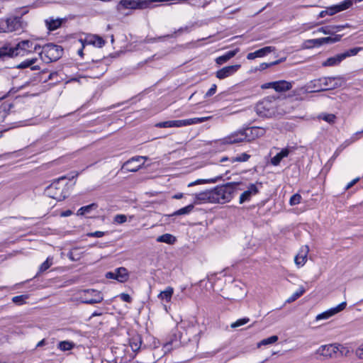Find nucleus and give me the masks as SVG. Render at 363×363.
Listing matches in <instances>:
<instances>
[{
  "label": "nucleus",
  "mask_w": 363,
  "mask_h": 363,
  "mask_svg": "<svg viewBox=\"0 0 363 363\" xmlns=\"http://www.w3.org/2000/svg\"><path fill=\"white\" fill-rule=\"evenodd\" d=\"M71 176L67 177L63 176L59 179L55 180L50 185H49L45 190V194L58 201H63L67 196V184H64L63 181L65 179L71 180L75 177H77L79 173L72 172Z\"/></svg>",
  "instance_id": "f257e3e1"
},
{
  "label": "nucleus",
  "mask_w": 363,
  "mask_h": 363,
  "mask_svg": "<svg viewBox=\"0 0 363 363\" xmlns=\"http://www.w3.org/2000/svg\"><path fill=\"white\" fill-rule=\"evenodd\" d=\"M40 46L29 40H25L19 42L14 47H2L0 48V56L14 57L18 55H24L25 52L37 51Z\"/></svg>",
  "instance_id": "f03ea898"
},
{
  "label": "nucleus",
  "mask_w": 363,
  "mask_h": 363,
  "mask_svg": "<svg viewBox=\"0 0 363 363\" xmlns=\"http://www.w3.org/2000/svg\"><path fill=\"white\" fill-rule=\"evenodd\" d=\"M238 186V183L230 182L211 189V203H225L229 202Z\"/></svg>",
  "instance_id": "7ed1b4c3"
},
{
  "label": "nucleus",
  "mask_w": 363,
  "mask_h": 363,
  "mask_svg": "<svg viewBox=\"0 0 363 363\" xmlns=\"http://www.w3.org/2000/svg\"><path fill=\"white\" fill-rule=\"evenodd\" d=\"M345 83V79L340 76L319 78L311 82V87L313 89L311 91L335 89L342 86Z\"/></svg>",
  "instance_id": "20e7f679"
},
{
  "label": "nucleus",
  "mask_w": 363,
  "mask_h": 363,
  "mask_svg": "<svg viewBox=\"0 0 363 363\" xmlns=\"http://www.w3.org/2000/svg\"><path fill=\"white\" fill-rule=\"evenodd\" d=\"M62 55V47L52 43L45 45L40 52V58L45 63L57 61Z\"/></svg>",
  "instance_id": "39448f33"
},
{
  "label": "nucleus",
  "mask_w": 363,
  "mask_h": 363,
  "mask_svg": "<svg viewBox=\"0 0 363 363\" xmlns=\"http://www.w3.org/2000/svg\"><path fill=\"white\" fill-rule=\"evenodd\" d=\"M157 2H159V0H121L117 5V10L152 9L154 7L153 4Z\"/></svg>",
  "instance_id": "423d86ee"
},
{
  "label": "nucleus",
  "mask_w": 363,
  "mask_h": 363,
  "mask_svg": "<svg viewBox=\"0 0 363 363\" xmlns=\"http://www.w3.org/2000/svg\"><path fill=\"white\" fill-rule=\"evenodd\" d=\"M22 28L21 18L11 16L0 21V30L1 32H13Z\"/></svg>",
  "instance_id": "0eeeda50"
},
{
  "label": "nucleus",
  "mask_w": 363,
  "mask_h": 363,
  "mask_svg": "<svg viewBox=\"0 0 363 363\" xmlns=\"http://www.w3.org/2000/svg\"><path fill=\"white\" fill-rule=\"evenodd\" d=\"M254 130L257 131L258 128H247L245 130H241L237 132H235L230 135L224 138L223 139V144H234L238 143L245 141L247 140L248 137V132L250 131L251 133H253Z\"/></svg>",
  "instance_id": "6e6552de"
},
{
  "label": "nucleus",
  "mask_w": 363,
  "mask_h": 363,
  "mask_svg": "<svg viewBox=\"0 0 363 363\" xmlns=\"http://www.w3.org/2000/svg\"><path fill=\"white\" fill-rule=\"evenodd\" d=\"M82 303L86 304H94L101 303L104 298L101 293L97 290L89 289L82 291L80 296Z\"/></svg>",
  "instance_id": "1a4fd4ad"
},
{
  "label": "nucleus",
  "mask_w": 363,
  "mask_h": 363,
  "mask_svg": "<svg viewBox=\"0 0 363 363\" xmlns=\"http://www.w3.org/2000/svg\"><path fill=\"white\" fill-rule=\"evenodd\" d=\"M262 187V183L250 184L247 189L245 190L240 196L239 202L240 204L250 201L253 196L257 195L259 189Z\"/></svg>",
  "instance_id": "9d476101"
},
{
  "label": "nucleus",
  "mask_w": 363,
  "mask_h": 363,
  "mask_svg": "<svg viewBox=\"0 0 363 363\" xmlns=\"http://www.w3.org/2000/svg\"><path fill=\"white\" fill-rule=\"evenodd\" d=\"M142 160H146L147 157L143 156L133 157L123 164L121 169L125 172H137L144 164V162L138 164Z\"/></svg>",
  "instance_id": "9b49d317"
},
{
  "label": "nucleus",
  "mask_w": 363,
  "mask_h": 363,
  "mask_svg": "<svg viewBox=\"0 0 363 363\" xmlns=\"http://www.w3.org/2000/svg\"><path fill=\"white\" fill-rule=\"evenodd\" d=\"M80 42L82 43L83 48H84L86 45H92L97 48H102L106 43V41L103 38L94 34L86 35L84 39H80Z\"/></svg>",
  "instance_id": "f8f14e48"
},
{
  "label": "nucleus",
  "mask_w": 363,
  "mask_h": 363,
  "mask_svg": "<svg viewBox=\"0 0 363 363\" xmlns=\"http://www.w3.org/2000/svg\"><path fill=\"white\" fill-rule=\"evenodd\" d=\"M346 306H347V303L345 301L342 302L341 303L337 305L336 307L332 308L322 313L318 314L316 316L315 320H323V319H328V318L332 317L333 315H335L336 313L343 311L345 308Z\"/></svg>",
  "instance_id": "ddd939ff"
},
{
  "label": "nucleus",
  "mask_w": 363,
  "mask_h": 363,
  "mask_svg": "<svg viewBox=\"0 0 363 363\" xmlns=\"http://www.w3.org/2000/svg\"><path fill=\"white\" fill-rule=\"evenodd\" d=\"M257 113L262 117H268L272 115L271 101L269 100H263L259 102L255 107Z\"/></svg>",
  "instance_id": "4468645a"
},
{
  "label": "nucleus",
  "mask_w": 363,
  "mask_h": 363,
  "mask_svg": "<svg viewBox=\"0 0 363 363\" xmlns=\"http://www.w3.org/2000/svg\"><path fill=\"white\" fill-rule=\"evenodd\" d=\"M342 38L341 35H335L334 37H325L308 40L313 46L320 47L323 44H333L339 42Z\"/></svg>",
  "instance_id": "2eb2a0df"
},
{
  "label": "nucleus",
  "mask_w": 363,
  "mask_h": 363,
  "mask_svg": "<svg viewBox=\"0 0 363 363\" xmlns=\"http://www.w3.org/2000/svg\"><path fill=\"white\" fill-rule=\"evenodd\" d=\"M240 67V65H235L223 67L216 72V77L219 79H223L235 73Z\"/></svg>",
  "instance_id": "dca6fc26"
},
{
  "label": "nucleus",
  "mask_w": 363,
  "mask_h": 363,
  "mask_svg": "<svg viewBox=\"0 0 363 363\" xmlns=\"http://www.w3.org/2000/svg\"><path fill=\"white\" fill-rule=\"evenodd\" d=\"M338 350V347L335 345H326L320 346L316 351V354L324 357H332Z\"/></svg>",
  "instance_id": "f3484780"
},
{
  "label": "nucleus",
  "mask_w": 363,
  "mask_h": 363,
  "mask_svg": "<svg viewBox=\"0 0 363 363\" xmlns=\"http://www.w3.org/2000/svg\"><path fill=\"white\" fill-rule=\"evenodd\" d=\"M351 7V1L345 0L339 4L334 5L326 9L328 15L333 16L338 12L345 11Z\"/></svg>",
  "instance_id": "a211bd4d"
},
{
  "label": "nucleus",
  "mask_w": 363,
  "mask_h": 363,
  "mask_svg": "<svg viewBox=\"0 0 363 363\" xmlns=\"http://www.w3.org/2000/svg\"><path fill=\"white\" fill-rule=\"evenodd\" d=\"M65 21V18H54L53 17H50L45 19V23L47 28L49 30L52 31L59 28Z\"/></svg>",
  "instance_id": "6ab92c4d"
},
{
  "label": "nucleus",
  "mask_w": 363,
  "mask_h": 363,
  "mask_svg": "<svg viewBox=\"0 0 363 363\" xmlns=\"http://www.w3.org/2000/svg\"><path fill=\"white\" fill-rule=\"evenodd\" d=\"M158 128H172V127H183L186 126L185 119L184 120H176V121H167L157 123L156 125Z\"/></svg>",
  "instance_id": "aec40b11"
},
{
  "label": "nucleus",
  "mask_w": 363,
  "mask_h": 363,
  "mask_svg": "<svg viewBox=\"0 0 363 363\" xmlns=\"http://www.w3.org/2000/svg\"><path fill=\"white\" fill-rule=\"evenodd\" d=\"M211 191L208 190L199 194H196L195 196V203H211Z\"/></svg>",
  "instance_id": "412c9836"
},
{
  "label": "nucleus",
  "mask_w": 363,
  "mask_h": 363,
  "mask_svg": "<svg viewBox=\"0 0 363 363\" xmlns=\"http://www.w3.org/2000/svg\"><path fill=\"white\" fill-rule=\"evenodd\" d=\"M292 88V84L291 82L285 81V80H280V81H276L275 85H274V90L277 92H283L290 90Z\"/></svg>",
  "instance_id": "4be33fe9"
},
{
  "label": "nucleus",
  "mask_w": 363,
  "mask_h": 363,
  "mask_svg": "<svg viewBox=\"0 0 363 363\" xmlns=\"http://www.w3.org/2000/svg\"><path fill=\"white\" fill-rule=\"evenodd\" d=\"M342 60H344L343 57H342L341 53L338 54L335 56L329 57L325 61H324L322 63V65L323 67H331V66H335L339 65Z\"/></svg>",
  "instance_id": "5701e85b"
},
{
  "label": "nucleus",
  "mask_w": 363,
  "mask_h": 363,
  "mask_svg": "<svg viewBox=\"0 0 363 363\" xmlns=\"http://www.w3.org/2000/svg\"><path fill=\"white\" fill-rule=\"evenodd\" d=\"M238 52V49H235L234 50H230V51L227 52L225 54H224L223 55H221V56H219L218 57H217L216 59V62L220 65H223L225 62H226L227 61H228L230 59L233 57L237 54Z\"/></svg>",
  "instance_id": "b1692460"
},
{
  "label": "nucleus",
  "mask_w": 363,
  "mask_h": 363,
  "mask_svg": "<svg viewBox=\"0 0 363 363\" xmlns=\"http://www.w3.org/2000/svg\"><path fill=\"white\" fill-rule=\"evenodd\" d=\"M142 340L139 335L133 336L130 339V346L134 352L141 350Z\"/></svg>",
  "instance_id": "393cba45"
},
{
  "label": "nucleus",
  "mask_w": 363,
  "mask_h": 363,
  "mask_svg": "<svg viewBox=\"0 0 363 363\" xmlns=\"http://www.w3.org/2000/svg\"><path fill=\"white\" fill-rule=\"evenodd\" d=\"M140 352L144 353L146 357V359L141 360L140 363H155L156 362L157 358L152 350H145V347H143Z\"/></svg>",
  "instance_id": "a878e982"
},
{
  "label": "nucleus",
  "mask_w": 363,
  "mask_h": 363,
  "mask_svg": "<svg viewBox=\"0 0 363 363\" xmlns=\"http://www.w3.org/2000/svg\"><path fill=\"white\" fill-rule=\"evenodd\" d=\"M116 280L120 282H125L128 279V270L125 267H119L116 269Z\"/></svg>",
  "instance_id": "bb28decb"
},
{
  "label": "nucleus",
  "mask_w": 363,
  "mask_h": 363,
  "mask_svg": "<svg viewBox=\"0 0 363 363\" xmlns=\"http://www.w3.org/2000/svg\"><path fill=\"white\" fill-rule=\"evenodd\" d=\"M173 292V288L171 286H168L166 288L164 291H162L159 294V298H160L162 300H165L167 302H169L171 300Z\"/></svg>",
  "instance_id": "cd10ccee"
},
{
  "label": "nucleus",
  "mask_w": 363,
  "mask_h": 363,
  "mask_svg": "<svg viewBox=\"0 0 363 363\" xmlns=\"http://www.w3.org/2000/svg\"><path fill=\"white\" fill-rule=\"evenodd\" d=\"M157 241L159 242H165L167 244H173L176 241V238L171 234L166 233L159 236L157 238Z\"/></svg>",
  "instance_id": "c85d7f7f"
},
{
  "label": "nucleus",
  "mask_w": 363,
  "mask_h": 363,
  "mask_svg": "<svg viewBox=\"0 0 363 363\" xmlns=\"http://www.w3.org/2000/svg\"><path fill=\"white\" fill-rule=\"evenodd\" d=\"M212 116L199 117L185 119L186 126L191 125L193 124L201 123L210 120Z\"/></svg>",
  "instance_id": "c756f323"
},
{
  "label": "nucleus",
  "mask_w": 363,
  "mask_h": 363,
  "mask_svg": "<svg viewBox=\"0 0 363 363\" xmlns=\"http://www.w3.org/2000/svg\"><path fill=\"white\" fill-rule=\"evenodd\" d=\"M308 252V248L306 247V251L303 254H298L295 257V263L298 266H303L306 262L307 253Z\"/></svg>",
  "instance_id": "7c9ffc66"
},
{
  "label": "nucleus",
  "mask_w": 363,
  "mask_h": 363,
  "mask_svg": "<svg viewBox=\"0 0 363 363\" xmlns=\"http://www.w3.org/2000/svg\"><path fill=\"white\" fill-rule=\"evenodd\" d=\"M194 208V204H189L184 208L179 209L178 211H176L175 212H174L172 214V216H181V215L189 214L190 212L192 211Z\"/></svg>",
  "instance_id": "2f4dec72"
},
{
  "label": "nucleus",
  "mask_w": 363,
  "mask_h": 363,
  "mask_svg": "<svg viewBox=\"0 0 363 363\" xmlns=\"http://www.w3.org/2000/svg\"><path fill=\"white\" fill-rule=\"evenodd\" d=\"M275 50V48L272 46H267L259 50H256L257 57H262Z\"/></svg>",
  "instance_id": "473e14b6"
},
{
  "label": "nucleus",
  "mask_w": 363,
  "mask_h": 363,
  "mask_svg": "<svg viewBox=\"0 0 363 363\" xmlns=\"http://www.w3.org/2000/svg\"><path fill=\"white\" fill-rule=\"evenodd\" d=\"M362 50H363V48H360V47L353 48H351V49L341 53V55H342V57H343V59L345 60V58H347L348 57L354 56V55H357L358 52Z\"/></svg>",
  "instance_id": "72a5a7b5"
},
{
  "label": "nucleus",
  "mask_w": 363,
  "mask_h": 363,
  "mask_svg": "<svg viewBox=\"0 0 363 363\" xmlns=\"http://www.w3.org/2000/svg\"><path fill=\"white\" fill-rule=\"evenodd\" d=\"M74 345L72 342L61 341L58 344V348L62 351H68L74 347Z\"/></svg>",
  "instance_id": "f704fd0d"
},
{
  "label": "nucleus",
  "mask_w": 363,
  "mask_h": 363,
  "mask_svg": "<svg viewBox=\"0 0 363 363\" xmlns=\"http://www.w3.org/2000/svg\"><path fill=\"white\" fill-rule=\"evenodd\" d=\"M97 205L96 203H91L88 206L81 207L78 211L77 215H84L87 213H89L92 209L96 208Z\"/></svg>",
  "instance_id": "c9c22d12"
},
{
  "label": "nucleus",
  "mask_w": 363,
  "mask_h": 363,
  "mask_svg": "<svg viewBox=\"0 0 363 363\" xmlns=\"http://www.w3.org/2000/svg\"><path fill=\"white\" fill-rule=\"evenodd\" d=\"M278 339H279L278 336L272 335L268 338H265V339H263L262 340H261L258 343L257 347H259L262 345H267L273 344V343L276 342L278 340Z\"/></svg>",
  "instance_id": "e433bc0d"
},
{
  "label": "nucleus",
  "mask_w": 363,
  "mask_h": 363,
  "mask_svg": "<svg viewBox=\"0 0 363 363\" xmlns=\"http://www.w3.org/2000/svg\"><path fill=\"white\" fill-rule=\"evenodd\" d=\"M305 292V289L303 288V287H300L298 291H296V292H294L288 299H287V302L288 303H291L294 301H296L297 298H298L299 297H301L303 293Z\"/></svg>",
  "instance_id": "4c0bfd02"
},
{
  "label": "nucleus",
  "mask_w": 363,
  "mask_h": 363,
  "mask_svg": "<svg viewBox=\"0 0 363 363\" xmlns=\"http://www.w3.org/2000/svg\"><path fill=\"white\" fill-rule=\"evenodd\" d=\"M333 28L332 26H324L318 28L316 31H314L313 33H323L325 35H333L335 33V30H333Z\"/></svg>",
  "instance_id": "58836bf2"
},
{
  "label": "nucleus",
  "mask_w": 363,
  "mask_h": 363,
  "mask_svg": "<svg viewBox=\"0 0 363 363\" xmlns=\"http://www.w3.org/2000/svg\"><path fill=\"white\" fill-rule=\"evenodd\" d=\"M172 36H173V35H163V36H159L157 38L146 37L145 38V40H143V42L145 43H154L159 40H162L164 38H172Z\"/></svg>",
  "instance_id": "ea45409f"
},
{
  "label": "nucleus",
  "mask_w": 363,
  "mask_h": 363,
  "mask_svg": "<svg viewBox=\"0 0 363 363\" xmlns=\"http://www.w3.org/2000/svg\"><path fill=\"white\" fill-rule=\"evenodd\" d=\"M250 157V155L244 152V153H242L241 155H238L236 157H233L231 158V162H246L247 161Z\"/></svg>",
  "instance_id": "a19ab883"
},
{
  "label": "nucleus",
  "mask_w": 363,
  "mask_h": 363,
  "mask_svg": "<svg viewBox=\"0 0 363 363\" xmlns=\"http://www.w3.org/2000/svg\"><path fill=\"white\" fill-rule=\"evenodd\" d=\"M320 118H322L325 121L328 122L330 124H333L335 122L336 116L332 113L323 114L319 116Z\"/></svg>",
  "instance_id": "79ce46f5"
},
{
  "label": "nucleus",
  "mask_w": 363,
  "mask_h": 363,
  "mask_svg": "<svg viewBox=\"0 0 363 363\" xmlns=\"http://www.w3.org/2000/svg\"><path fill=\"white\" fill-rule=\"evenodd\" d=\"M221 178V177H218L215 179H198L194 182H191L189 184V186H191L196 184H206V183H215L216 182L218 179Z\"/></svg>",
  "instance_id": "37998d69"
},
{
  "label": "nucleus",
  "mask_w": 363,
  "mask_h": 363,
  "mask_svg": "<svg viewBox=\"0 0 363 363\" xmlns=\"http://www.w3.org/2000/svg\"><path fill=\"white\" fill-rule=\"evenodd\" d=\"M52 264V258L48 257L47 259L41 264L39 268L40 272H43L48 269Z\"/></svg>",
  "instance_id": "c03bdc74"
},
{
  "label": "nucleus",
  "mask_w": 363,
  "mask_h": 363,
  "mask_svg": "<svg viewBox=\"0 0 363 363\" xmlns=\"http://www.w3.org/2000/svg\"><path fill=\"white\" fill-rule=\"evenodd\" d=\"M36 60H37L36 58H33L30 60H25V61L22 62L21 63H20L19 65H18L16 66V67L18 69L27 68V67H30L33 65H34V63L36 62Z\"/></svg>",
  "instance_id": "a18cd8bd"
},
{
  "label": "nucleus",
  "mask_w": 363,
  "mask_h": 363,
  "mask_svg": "<svg viewBox=\"0 0 363 363\" xmlns=\"http://www.w3.org/2000/svg\"><path fill=\"white\" fill-rule=\"evenodd\" d=\"M68 257L72 261H77L81 258V255L78 253L77 248H73L69 251Z\"/></svg>",
  "instance_id": "49530a36"
},
{
  "label": "nucleus",
  "mask_w": 363,
  "mask_h": 363,
  "mask_svg": "<svg viewBox=\"0 0 363 363\" xmlns=\"http://www.w3.org/2000/svg\"><path fill=\"white\" fill-rule=\"evenodd\" d=\"M249 321H250L249 318H240V319H238V320H236L235 322L231 323L230 327L232 328H235L242 326V325L247 323Z\"/></svg>",
  "instance_id": "de8ad7c7"
},
{
  "label": "nucleus",
  "mask_w": 363,
  "mask_h": 363,
  "mask_svg": "<svg viewBox=\"0 0 363 363\" xmlns=\"http://www.w3.org/2000/svg\"><path fill=\"white\" fill-rule=\"evenodd\" d=\"M28 298V296L26 295H20L16 296L12 298V301L16 304L21 305L26 302V300Z\"/></svg>",
  "instance_id": "09e8293b"
},
{
  "label": "nucleus",
  "mask_w": 363,
  "mask_h": 363,
  "mask_svg": "<svg viewBox=\"0 0 363 363\" xmlns=\"http://www.w3.org/2000/svg\"><path fill=\"white\" fill-rule=\"evenodd\" d=\"M279 62H280V60H276V61L270 62V63H267V62L261 63L259 65V67L257 68V69L259 70V71H262L268 67H270L273 65H276L279 64Z\"/></svg>",
  "instance_id": "8fccbe9b"
},
{
  "label": "nucleus",
  "mask_w": 363,
  "mask_h": 363,
  "mask_svg": "<svg viewBox=\"0 0 363 363\" xmlns=\"http://www.w3.org/2000/svg\"><path fill=\"white\" fill-rule=\"evenodd\" d=\"M301 196L299 194H294L289 200V203L291 206H295L301 202Z\"/></svg>",
  "instance_id": "3c124183"
},
{
  "label": "nucleus",
  "mask_w": 363,
  "mask_h": 363,
  "mask_svg": "<svg viewBox=\"0 0 363 363\" xmlns=\"http://www.w3.org/2000/svg\"><path fill=\"white\" fill-rule=\"evenodd\" d=\"M127 221V217L123 214H118L115 216L113 222L117 224H122Z\"/></svg>",
  "instance_id": "603ef678"
},
{
  "label": "nucleus",
  "mask_w": 363,
  "mask_h": 363,
  "mask_svg": "<svg viewBox=\"0 0 363 363\" xmlns=\"http://www.w3.org/2000/svg\"><path fill=\"white\" fill-rule=\"evenodd\" d=\"M282 159L283 157L279 152L271 159V163L274 166H277L278 164H279Z\"/></svg>",
  "instance_id": "864d4df0"
},
{
  "label": "nucleus",
  "mask_w": 363,
  "mask_h": 363,
  "mask_svg": "<svg viewBox=\"0 0 363 363\" xmlns=\"http://www.w3.org/2000/svg\"><path fill=\"white\" fill-rule=\"evenodd\" d=\"M216 89L217 86L216 84H213L208 91L206 93L205 97L208 98L213 96L216 92Z\"/></svg>",
  "instance_id": "5fc2aeb1"
},
{
  "label": "nucleus",
  "mask_w": 363,
  "mask_h": 363,
  "mask_svg": "<svg viewBox=\"0 0 363 363\" xmlns=\"http://www.w3.org/2000/svg\"><path fill=\"white\" fill-rule=\"evenodd\" d=\"M105 233L103 231H95L93 233H89L87 236L89 237H95V238H101L104 235Z\"/></svg>",
  "instance_id": "6e6d98bb"
},
{
  "label": "nucleus",
  "mask_w": 363,
  "mask_h": 363,
  "mask_svg": "<svg viewBox=\"0 0 363 363\" xmlns=\"http://www.w3.org/2000/svg\"><path fill=\"white\" fill-rule=\"evenodd\" d=\"M355 354L359 359H363V343L356 350Z\"/></svg>",
  "instance_id": "4d7b16f0"
},
{
  "label": "nucleus",
  "mask_w": 363,
  "mask_h": 363,
  "mask_svg": "<svg viewBox=\"0 0 363 363\" xmlns=\"http://www.w3.org/2000/svg\"><path fill=\"white\" fill-rule=\"evenodd\" d=\"M120 297H121V300L125 301V302L130 303L132 301V298L128 294L122 293L120 295Z\"/></svg>",
  "instance_id": "13d9d810"
},
{
  "label": "nucleus",
  "mask_w": 363,
  "mask_h": 363,
  "mask_svg": "<svg viewBox=\"0 0 363 363\" xmlns=\"http://www.w3.org/2000/svg\"><path fill=\"white\" fill-rule=\"evenodd\" d=\"M275 82H268L261 85L262 89H274Z\"/></svg>",
  "instance_id": "bf43d9fd"
},
{
  "label": "nucleus",
  "mask_w": 363,
  "mask_h": 363,
  "mask_svg": "<svg viewBox=\"0 0 363 363\" xmlns=\"http://www.w3.org/2000/svg\"><path fill=\"white\" fill-rule=\"evenodd\" d=\"M332 27L333 28V30H335V32H337V31L342 30L345 28L349 27V25L345 24V25H339V26H332Z\"/></svg>",
  "instance_id": "052dcab7"
},
{
  "label": "nucleus",
  "mask_w": 363,
  "mask_h": 363,
  "mask_svg": "<svg viewBox=\"0 0 363 363\" xmlns=\"http://www.w3.org/2000/svg\"><path fill=\"white\" fill-rule=\"evenodd\" d=\"M290 153V150L288 148H284L280 152L279 154L281 155L283 158L286 157Z\"/></svg>",
  "instance_id": "680f3d73"
},
{
  "label": "nucleus",
  "mask_w": 363,
  "mask_h": 363,
  "mask_svg": "<svg viewBox=\"0 0 363 363\" xmlns=\"http://www.w3.org/2000/svg\"><path fill=\"white\" fill-rule=\"evenodd\" d=\"M106 277L107 279H116V271L115 272H108L106 273Z\"/></svg>",
  "instance_id": "e2e57ef3"
},
{
  "label": "nucleus",
  "mask_w": 363,
  "mask_h": 363,
  "mask_svg": "<svg viewBox=\"0 0 363 363\" xmlns=\"http://www.w3.org/2000/svg\"><path fill=\"white\" fill-rule=\"evenodd\" d=\"M359 180V178L354 179L352 181H351L350 183L347 184L346 189H349L352 186H354Z\"/></svg>",
  "instance_id": "0e129e2a"
},
{
  "label": "nucleus",
  "mask_w": 363,
  "mask_h": 363,
  "mask_svg": "<svg viewBox=\"0 0 363 363\" xmlns=\"http://www.w3.org/2000/svg\"><path fill=\"white\" fill-rule=\"evenodd\" d=\"M257 57V56L256 52H250L247 55V59L250 60H254V59H255Z\"/></svg>",
  "instance_id": "69168bd1"
},
{
  "label": "nucleus",
  "mask_w": 363,
  "mask_h": 363,
  "mask_svg": "<svg viewBox=\"0 0 363 363\" xmlns=\"http://www.w3.org/2000/svg\"><path fill=\"white\" fill-rule=\"evenodd\" d=\"M72 214V211L71 210H67V211H62L60 213V216L62 217H67V216H71Z\"/></svg>",
  "instance_id": "338daca9"
},
{
  "label": "nucleus",
  "mask_w": 363,
  "mask_h": 363,
  "mask_svg": "<svg viewBox=\"0 0 363 363\" xmlns=\"http://www.w3.org/2000/svg\"><path fill=\"white\" fill-rule=\"evenodd\" d=\"M327 12H328V11H326V9H325V10H324V11H321L320 12V13H319L318 16H319L320 18H323V17H325L326 15H328V13H327Z\"/></svg>",
  "instance_id": "774afa93"
}]
</instances>
